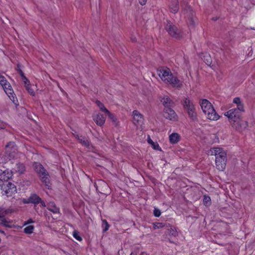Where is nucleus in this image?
Instances as JSON below:
<instances>
[{"instance_id": "f257e3e1", "label": "nucleus", "mask_w": 255, "mask_h": 255, "mask_svg": "<svg viewBox=\"0 0 255 255\" xmlns=\"http://www.w3.org/2000/svg\"><path fill=\"white\" fill-rule=\"evenodd\" d=\"M158 74L162 81L168 85L175 88H180L182 86V82L174 76L169 68L160 69Z\"/></svg>"}, {"instance_id": "f03ea898", "label": "nucleus", "mask_w": 255, "mask_h": 255, "mask_svg": "<svg viewBox=\"0 0 255 255\" xmlns=\"http://www.w3.org/2000/svg\"><path fill=\"white\" fill-rule=\"evenodd\" d=\"M209 153L211 155L216 156L215 163L217 168L220 171H223L226 166L227 154L221 147L211 148Z\"/></svg>"}, {"instance_id": "7ed1b4c3", "label": "nucleus", "mask_w": 255, "mask_h": 255, "mask_svg": "<svg viewBox=\"0 0 255 255\" xmlns=\"http://www.w3.org/2000/svg\"><path fill=\"white\" fill-rule=\"evenodd\" d=\"M33 166L35 171L40 178L41 181L45 185L46 188L49 189L51 186L50 176L48 172L43 166L39 162H34Z\"/></svg>"}, {"instance_id": "20e7f679", "label": "nucleus", "mask_w": 255, "mask_h": 255, "mask_svg": "<svg viewBox=\"0 0 255 255\" xmlns=\"http://www.w3.org/2000/svg\"><path fill=\"white\" fill-rule=\"evenodd\" d=\"M203 112L207 119L215 121L219 119V116L215 111L212 104L206 99H203L200 102Z\"/></svg>"}, {"instance_id": "39448f33", "label": "nucleus", "mask_w": 255, "mask_h": 255, "mask_svg": "<svg viewBox=\"0 0 255 255\" xmlns=\"http://www.w3.org/2000/svg\"><path fill=\"white\" fill-rule=\"evenodd\" d=\"M17 154V147L15 142H9L5 146V151L4 157L3 160L4 162L7 160L14 159L16 157Z\"/></svg>"}, {"instance_id": "423d86ee", "label": "nucleus", "mask_w": 255, "mask_h": 255, "mask_svg": "<svg viewBox=\"0 0 255 255\" xmlns=\"http://www.w3.org/2000/svg\"><path fill=\"white\" fill-rule=\"evenodd\" d=\"M1 194L6 197H12L17 192L16 186L10 182H4L1 185Z\"/></svg>"}, {"instance_id": "0eeeda50", "label": "nucleus", "mask_w": 255, "mask_h": 255, "mask_svg": "<svg viewBox=\"0 0 255 255\" xmlns=\"http://www.w3.org/2000/svg\"><path fill=\"white\" fill-rule=\"evenodd\" d=\"M0 84L2 87L4 91L10 100L12 101L14 104H16L15 101L17 102V100H15V98L13 94V91L9 83L6 79H5L4 80L1 81Z\"/></svg>"}, {"instance_id": "6e6552de", "label": "nucleus", "mask_w": 255, "mask_h": 255, "mask_svg": "<svg viewBox=\"0 0 255 255\" xmlns=\"http://www.w3.org/2000/svg\"><path fill=\"white\" fill-rule=\"evenodd\" d=\"M224 115L228 118L231 123L239 122L241 119L242 116L241 113L237 112V110L234 109L225 112Z\"/></svg>"}, {"instance_id": "1a4fd4ad", "label": "nucleus", "mask_w": 255, "mask_h": 255, "mask_svg": "<svg viewBox=\"0 0 255 255\" xmlns=\"http://www.w3.org/2000/svg\"><path fill=\"white\" fill-rule=\"evenodd\" d=\"M165 29L168 33L173 37L177 38L181 36L180 30L170 21H167Z\"/></svg>"}, {"instance_id": "9d476101", "label": "nucleus", "mask_w": 255, "mask_h": 255, "mask_svg": "<svg viewBox=\"0 0 255 255\" xmlns=\"http://www.w3.org/2000/svg\"><path fill=\"white\" fill-rule=\"evenodd\" d=\"M132 122L136 126L141 127L144 123V118L143 115L137 110H134L132 112Z\"/></svg>"}, {"instance_id": "9b49d317", "label": "nucleus", "mask_w": 255, "mask_h": 255, "mask_svg": "<svg viewBox=\"0 0 255 255\" xmlns=\"http://www.w3.org/2000/svg\"><path fill=\"white\" fill-rule=\"evenodd\" d=\"M29 200L30 202V204H32L34 206V208L36 207V206L40 204V206L42 207H46V205L45 202L42 200V199L36 194L32 193L29 196Z\"/></svg>"}, {"instance_id": "f8f14e48", "label": "nucleus", "mask_w": 255, "mask_h": 255, "mask_svg": "<svg viewBox=\"0 0 255 255\" xmlns=\"http://www.w3.org/2000/svg\"><path fill=\"white\" fill-rule=\"evenodd\" d=\"M163 116L166 119L170 120L177 121L178 120L177 114L170 107L164 109Z\"/></svg>"}, {"instance_id": "ddd939ff", "label": "nucleus", "mask_w": 255, "mask_h": 255, "mask_svg": "<svg viewBox=\"0 0 255 255\" xmlns=\"http://www.w3.org/2000/svg\"><path fill=\"white\" fill-rule=\"evenodd\" d=\"M72 133L74 135V136L77 138L79 141L80 143H81L83 145L89 147L90 146V141L85 136L82 135H80L79 134L77 133V132L72 128Z\"/></svg>"}, {"instance_id": "4468645a", "label": "nucleus", "mask_w": 255, "mask_h": 255, "mask_svg": "<svg viewBox=\"0 0 255 255\" xmlns=\"http://www.w3.org/2000/svg\"><path fill=\"white\" fill-rule=\"evenodd\" d=\"M93 120L97 126H102L106 121V117L100 113H96L93 115Z\"/></svg>"}, {"instance_id": "2eb2a0df", "label": "nucleus", "mask_w": 255, "mask_h": 255, "mask_svg": "<svg viewBox=\"0 0 255 255\" xmlns=\"http://www.w3.org/2000/svg\"><path fill=\"white\" fill-rule=\"evenodd\" d=\"M160 101L164 108L170 107L173 104V101L168 96L165 95L160 97Z\"/></svg>"}, {"instance_id": "dca6fc26", "label": "nucleus", "mask_w": 255, "mask_h": 255, "mask_svg": "<svg viewBox=\"0 0 255 255\" xmlns=\"http://www.w3.org/2000/svg\"><path fill=\"white\" fill-rule=\"evenodd\" d=\"M183 106L185 109L187 111L190 109H193L195 108L193 102L188 98H185L182 102Z\"/></svg>"}, {"instance_id": "f3484780", "label": "nucleus", "mask_w": 255, "mask_h": 255, "mask_svg": "<svg viewBox=\"0 0 255 255\" xmlns=\"http://www.w3.org/2000/svg\"><path fill=\"white\" fill-rule=\"evenodd\" d=\"M12 173L8 170H5L0 173V180L1 181H7L11 178Z\"/></svg>"}, {"instance_id": "a211bd4d", "label": "nucleus", "mask_w": 255, "mask_h": 255, "mask_svg": "<svg viewBox=\"0 0 255 255\" xmlns=\"http://www.w3.org/2000/svg\"><path fill=\"white\" fill-rule=\"evenodd\" d=\"M47 209L53 214L60 213L59 208L56 206L55 203L53 202H50L48 203Z\"/></svg>"}, {"instance_id": "6ab92c4d", "label": "nucleus", "mask_w": 255, "mask_h": 255, "mask_svg": "<svg viewBox=\"0 0 255 255\" xmlns=\"http://www.w3.org/2000/svg\"><path fill=\"white\" fill-rule=\"evenodd\" d=\"M147 141L154 150L161 151V148L160 147L159 144L157 142H154L150 138L149 135L147 136Z\"/></svg>"}, {"instance_id": "aec40b11", "label": "nucleus", "mask_w": 255, "mask_h": 255, "mask_svg": "<svg viewBox=\"0 0 255 255\" xmlns=\"http://www.w3.org/2000/svg\"><path fill=\"white\" fill-rule=\"evenodd\" d=\"M169 139L171 143H177L180 139V135L177 133H172L169 135Z\"/></svg>"}, {"instance_id": "412c9836", "label": "nucleus", "mask_w": 255, "mask_h": 255, "mask_svg": "<svg viewBox=\"0 0 255 255\" xmlns=\"http://www.w3.org/2000/svg\"><path fill=\"white\" fill-rule=\"evenodd\" d=\"M23 80L25 84V87L28 91V93L30 95L34 96L35 95V93L34 90L32 89L31 87L30 82L25 77H23Z\"/></svg>"}, {"instance_id": "4be33fe9", "label": "nucleus", "mask_w": 255, "mask_h": 255, "mask_svg": "<svg viewBox=\"0 0 255 255\" xmlns=\"http://www.w3.org/2000/svg\"><path fill=\"white\" fill-rule=\"evenodd\" d=\"M14 170L16 172L20 174L23 173L25 170V165L22 163H16L14 167Z\"/></svg>"}, {"instance_id": "5701e85b", "label": "nucleus", "mask_w": 255, "mask_h": 255, "mask_svg": "<svg viewBox=\"0 0 255 255\" xmlns=\"http://www.w3.org/2000/svg\"><path fill=\"white\" fill-rule=\"evenodd\" d=\"M95 103L99 110L103 113L106 114L109 110L106 108L105 105L99 100H96Z\"/></svg>"}, {"instance_id": "b1692460", "label": "nucleus", "mask_w": 255, "mask_h": 255, "mask_svg": "<svg viewBox=\"0 0 255 255\" xmlns=\"http://www.w3.org/2000/svg\"><path fill=\"white\" fill-rule=\"evenodd\" d=\"M188 115L189 118L193 121H195L197 119V113L196 112V109L194 108L192 110H190L187 111Z\"/></svg>"}, {"instance_id": "393cba45", "label": "nucleus", "mask_w": 255, "mask_h": 255, "mask_svg": "<svg viewBox=\"0 0 255 255\" xmlns=\"http://www.w3.org/2000/svg\"><path fill=\"white\" fill-rule=\"evenodd\" d=\"M109 118V119L114 123L117 124V119L115 115L112 113L110 111L106 114Z\"/></svg>"}, {"instance_id": "a878e982", "label": "nucleus", "mask_w": 255, "mask_h": 255, "mask_svg": "<svg viewBox=\"0 0 255 255\" xmlns=\"http://www.w3.org/2000/svg\"><path fill=\"white\" fill-rule=\"evenodd\" d=\"M203 202V204L206 206L210 205L211 204V199L210 197L207 195H204Z\"/></svg>"}, {"instance_id": "bb28decb", "label": "nucleus", "mask_w": 255, "mask_h": 255, "mask_svg": "<svg viewBox=\"0 0 255 255\" xmlns=\"http://www.w3.org/2000/svg\"><path fill=\"white\" fill-rule=\"evenodd\" d=\"M34 229V226L33 225H29L24 229V233L26 234H31Z\"/></svg>"}, {"instance_id": "cd10ccee", "label": "nucleus", "mask_w": 255, "mask_h": 255, "mask_svg": "<svg viewBox=\"0 0 255 255\" xmlns=\"http://www.w3.org/2000/svg\"><path fill=\"white\" fill-rule=\"evenodd\" d=\"M72 235L73 237L78 241L81 242L83 240L82 238L79 234V232L77 230H74L73 232Z\"/></svg>"}, {"instance_id": "c85d7f7f", "label": "nucleus", "mask_w": 255, "mask_h": 255, "mask_svg": "<svg viewBox=\"0 0 255 255\" xmlns=\"http://www.w3.org/2000/svg\"><path fill=\"white\" fill-rule=\"evenodd\" d=\"M237 106V108H234V109L237 110V112L241 113L242 112H244V107L243 103L238 105Z\"/></svg>"}, {"instance_id": "c756f323", "label": "nucleus", "mask_w": 255, "mask_h": 255, "mask_svg": "<svg viewBox=\"0 0 255 255\" xmlns=\"http://www.w3.org/2000/svg\"><path fill=\"white\" fill-rule=\"evenodd\" d=\"M103 222L104 225H105V227L103 229V232L104 233H105L109 230L110 225H109V223H108V222L107 221V220H103Z\"/></svg>"}, {"instance_id": "7c9ffc66", "label": "nucleus", "mask_w": 255, "mask_h": 255, "mask_svg": "<svg viewBox=\"0 0 255 255\" xmlns=\"http://www.w3.org/2000/svg\"><path fill=\"white\" fill-rule=\"evenodd\" d=\"M161 211L160 210L155 208L153 210V215L156 217H159L161 215Z\"/></svg>"}, {"instance_id": "2f4dec72", "label": "nucleus", "mask_w": 255, "mask_h": 255, "mask_svg": "<svg viewBox=\"0 0 255 255\" xmlns=\"http://www.w3.org/2000/svg\"><path fill=\"white\" fill-rule=\"evenodd\" d=\"M164 226L162 223H156V224H153V228L154 229H159L162 228Z\"/></svg>"}, {"instance_id": "473e14b6", "label": "nucleus", "mask_w": 255, "mask_h": 255, "mask_svg": "<svg viewBox=\"0 0 255 255\" xmlns=\"http://www.w3.org/2000/svg\"><path fill=\"white\" fill-rule=\"evenodd\" d=\"M233 103L236 104L237 105L241 104L242 103L241 101V99L239 98H238V97H236V98L234 99Z\"/></svg>"}, {"instance_id": "72a5a7b5", "label": "nucleus", "mask_w": 255, "mask_h": 255, "mask_svg": "<svg viewBox=\"0 0 255 255\" xmlns=\"http://www.w3.org/2000/svg\"><path fill=\"white\" fill-rule=\"evenodd\" d=\"M170 8L171 11L174 13H176L178 10V8L176 5H173Z\"/></svg>"}, {"instance_id": "f704fd0d", "label": "nucleus", "mask_w": 255, "mask_h": 255, "mask_svg": "<svg viewBox=\"0 0 255 255\" xmlns=\"http://www.w3.org/2000/svg\"><path fill=\"white\" fill-rule=\"evenodd\" d=\"M34 223V221L31 218L29 219L28 220L25 221L23 223V226H26L29 225L30 224H32Z\"/></svg>"}, {"instance_id": "c9c22d12", "label": "nucleus", "mask_w": 255, "mask_h": 255, "mask_svg": "<svg viewBox=\"0 0 255 255\" xmlns=\"http://www.w3.org/2000/svg\"><path fill=\"white\" fill-rule=\"evenodd\" d=\"M213 136L214 137H215L214 139H213V140L212 141L213 143H216V142H218L219 141V137H218V136L215 134H213Z\"/></svg>"}, {"instance_id": "e433bc0d", "label": "nucleus", "mask_w": 255, "mask_h": 255, "mask_svg": "<svg viewBox=\"0 0 255 255\" xmlns=\"http://www.w3.org/2000/svg\"><path fill=\"white\" fill-rule=\"evenodd\" d=\"M171 231L170 232V235L172 236L175 237L177 235V232L176 231H174L172 228H170Z\"/></svg>"}, {"instance_id": "4c0bfd02", "label": "nucleus", "mask_w": 255, "mask_h": 255, "mask_svg": "<svg viewBox=\"0 0 255 255\" xmlns=\"http://www.w3.org/2000/svg\"><path fill=\"white\" fill-rule=\"evenodd\" d=\"M22 202L24 204H30V202L29 200V197L27 199H25V198L22 199Z\"/></svg>"}, {"instance_id": "58836bf2", "label": "nucleus", "mask_w": 255, "mask_h": 255, "mask_svg": "<svg viewBox=\"0 0 255 255\" xmlns=\"http://www.w3.org/2000/svg\"><path fill=\"white\" fill-rule=\"evenodd\" d=\"M139 0V2L141 4V5H144L145 4L147 0Z\"/></svg>"}, {"instance_id": "ea45409f", "label": "nucleus", "mask_w": 255, "mask_h": 255, "mask_svg": "<svg viewBox=\"0 0 255 255\" xmlns=\"http://www.w3.org/2000/svg\"><path fill=\"white\" fill-rule=\"evenodd\" d=\"M2 224L4 225L5 226H8L7 224V222L5 221V220H2Z\"/></svg>"}, {"instance_id": "a19ab883", "label": "nucleus", "mask_w": 255, "mask_h": 255, "mask_svg": "<svg viewBox=\"0 0 255 255\" xmlns=\"http://www.w3.org/2000/svg\"><path fill=\"white\" fill-rule=\"evenodd\" d=\"M208 57V59H207V62H206V64H208V65H209L211 63V58L209 56L207 57Z\"/></svg>"}, {"instance_id": "79ce46f5", "label": "nucleus", "mask_w": 255, "mask_h": 255, "mask_svg": "<svg viewBox=\"0 0 255 255\" xmlns=\"http://www.w3.org/2000/svg\"><path fill=\"white\" fill-rule=\"evenodd\" d=\"M5 79V78L1 74H0V83L2 81L4 80Z\"/></svg>"}, {"instance_id": "37998d69", "label": "nucleus", "mask_w": 255, "mask_h": 255, "mask_svg": "<svg viewBox=\"0 0 255 255\" xmlns=\"http://www.w3.org/2000/svg\"><path fill=\"white\" fill-rule=\"evenodd\" d=\"M194 23L195 22L194 21V20L192 19H191L189 21V24H190V25H193Z\"/></svg>"}, {"instance_id": "c03bdc74", "label": "nucleus", "mask_w": 255, "mask_h": 255, "mask_svg": "<svg viewBox=\"0 0 255 255\" xmlns=\"http://www.w3.org/2000/svg\"><path fill=\"white\" fill-rule=\"evenodd\" d=\"M4 161L3 160V158L1 157V155L0 154V164L4 163Z\"/></svg>"}, {"instance_id": "a18cd8bd", "label": "nucleus", "mask_w": 255, "mask_h": 255, "mask_svg": "<svg viewBox=\"0 0 255 255\" xmlns=\"http://www.w3.org/2000/svg\"><path fill=\"white\" fill-rule=\"evenodd\" d=\"M140 255H148L145 252H143L140 254Z\"/></svg>"}, {"instance_id": "49530a36", "label": "nucleus", "mask_w": 255, "mask_h": 255, "mask_svg": "<svg viewBox=\"0 0 255 255\" xmlns=\"http://www.w3.org/2000/svg\"><path fill=\"white\" fill-rule=\"evenodd\" d=\"M187 7H188V8L189 9H190V6H187Z\"/></svg>"}, {"instance_id": "de8ad7c7", "label": "nucleus", "mask_w": 255, "mask_h": 255, "mask_svg": "<svg viewBox=\"0 0 255 255\" xmlns=\"http://www.w3.org/2000/svg\"><path fill=\"white\" fill-rule=\"evenodd\" d=\"M92 129H93V130H96V128H92Z\"/></svg>"}, {"instance_id": "09e8293b", "label": "nucleus", "mask_w": 255, "mask_h": 255, "mask_svg": "<svg viewBox=\"0 0 255 255\" xmlns=\"http://www.w3.org/2000/svg\"><path fill=\"white\" fill-rule=\"evenodd\" d=\"M252 29H254V30H255V27H253L252 28Z\"/></svg>"}, {"instance_id": "8fccbe9b", "label": "nucleus", "mask_w": 255, "mask_h": 255, "mask_svg": "<svg viewBox=\"0 0 255 255\" xmlns=\"http://www.w3.org/2000/svg\"><path fill=\"white\" fill-rule=\"evenodd\" d=\"M0 128H1V125H0Z\"/></svg>"}]
</instances>
